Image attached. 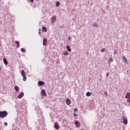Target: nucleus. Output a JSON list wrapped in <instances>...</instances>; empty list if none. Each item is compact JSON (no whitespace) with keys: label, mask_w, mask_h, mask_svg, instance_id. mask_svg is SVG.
I'll return each mask as SVG.
<instances>
[{"label":"nucleus","mask_w":130,"mask_h":130,"mask_svg":"<svg viewBox=\"0 0 130 130\" xmlns=\"http://www.w3.org/2000/svg\"><path fill=\"white\" fill-rule=\"evenodd\" d=\"M8 115V112L6 111L0 112V117L1 118H5Z\"/></svg>","instance_id":"f257e3e1"},{"label":"nucleus","mask_w":130,"mask_h":130,"mask_svg":"<svg viewBox=\"0 0 130 130\" xmlns=\"http://www.w3.org/2000/svg\"><path fill=\"white\" fill-rule=\"evenodd\" d=\"M21 75L23 77V81H26L27 80V77L26 76V74L25 73V71H24V70H22Z\"/></svg>","instance_id":"f03ea898"},{"label":"nucleus","mask_w":130,"mask_h":130,"mask_svg":"<svg viewBox=\"0 0 130 130\" xmlns=\"http://www.w3.org/2000/svg\"><path fill=\"white\" fill-rule=\"evenodd\" d=\"M123 122L124 124L125 125L127 124V119H126V117H123Z\"/></svg>","instance_id":"7ed1b4c3"},{"label":"nucleus","mask_w":130,"mask_h":130,"mask_svg":"<svg viewBox=\"0 0 130 130\" xmlns=\"http://www.w3.org/2000/svg\"><path fill=\"white\" fill-rule=\"evenodd\" d=\"M23 96H24V92H21L18 95L17 98H19V99H21L23 98Z\"/></svg>","instance_id":"20e7f679"},{"label":"nucleus","mask_w":130,"mask_h":130,"mask_svg":"<svg viewBox=\"0 0 130 130\" xmlns=\"http://www.w3.org/2000/svg\"><path fill=\"white\" fill-rule=\"evenodd\" d=\"M72 103V101L69 99H66V104L67 105H70Z\"/></svg>","instance_id":"39448f33"},{"label":"nucleus","mask_w":130,"mask_h":130,"mask_svg":"<svg viewBox=\"0 0 130 130\" xmlns=\"http://www.w3.org/2000/svg\"><path fill=\"white\" fill-rule=\"evenodd\" d=\"M56 21V17L53 16L51 18V22L52 23H55V21Z\"/></svg>","instance_id":"423d86ee"},{"label":"nucleus","mask_w":130,"mask_h":130,"mask_svg":"<svg viewBox=\"0 0 130 130\" xmlns=\"http://www.w3.org/2000/svg\"><path fill=\"white\" fill-rule=\"evenodd\" d=\"M41 94L42 96H44V97H45V96H46L47 95L46 92H45V90H44V89H42L41 90Z\"/></svg>","instance_id":"0eeeda50"},{"label":"nucleus","mask_w":130,"mask_h":130,"mask_svg":"<svg viewBox=\"0 0 130 130\" xmlns=\"http://www.w3.org/2000/svg\"><path fill=\"white\" fill-rule=\"evenodd\" d=\"M125 98L126 99H129L130 100V92H127L126 94V95L125 96Z\"/></svg>","instance_id":"6e6552de"},{"label":"nucleus","mask_w":130,"mask_h":130,"mask_svg":"<svg viewBox=\"0 0 130 130\" xmlns=\"http://www.w3.org/2000/svg\"><path fill=\"white\" fill-rule=\"evenodd\" d=\"M47 44V40L46 39H44L43 40V44L44 46H46V44Z\"/></svg>","instance_id":"1a4fd4ad"},{"label":"nucleus","mask_w":130,"mask_h":130,"mask_svg":"<svg viewBox=\"0 0 130 130\" xmlns=\"http://www.w3.org/2000/svg\"><path fill=\"white\" fill-rule=\"evenodd\" d=\"M122 59H123V61H124V62H125V63H127V60L126 59V57H125V56H122Z\"/></svg>","instance_id":"9d476101"},{"label":"nucleus","mask_w":130,"mask_h":130,"mask_svg":"<svg viewBox=\"0 0 130 130\" xmlns=\"http://www.w3.org/2000/svg\"><path fill=\"white\" fill-rule=\"evenodd\" d=\"M45 83H44V82L43 81H39L38 82V84L39 85V86H44V85H45Z\"/></svg>","instance_id":"9b49d317"},{"label":"nucleus","mask_w":130,"mask_h":130,"mask_svg":"<svg viewBox=\"0 0 130 130\" xmlns=\"http://www.w3.org/2000/svg\"><path fill=\"white\" fill-rule=\"evenodd\" d=\"M54 127L56 129H58V128H59V126H58L57 122L55 123Z\"/></svg>","instance_id":"f8f14e48"},{"label":"nucleus","mask_w":130,"mask_h":130,"mask_svg":"<svg viewBox=\"0 0 130 130\" xmlns=\"http://www.w3.org/2000/svg\"><path fill=\"white\" fill-rule=\"evenodd\" d=\"M3 61L6 66L8 65V60H7L6 58H4Z\"/></svg>","instance_id":"ddd939ff"},{"label":"nucleus","mask_w":130,"mask_h":130,"mask_svg":"<svg viewBox=\"0 0 130 130\" xmlns=\"http://www.w3.org/2000/svg\"><path fill=\"white\" fill-rule=\"evenodd\" d=\"M15 43L17 45V48H19V47H20V42H19L18 41H16Z\"/></svg>","instance_id":"4468645a"},{"label":"nucleus","mask_w":130,"mask_h":130,"mask_svg":"<svg viewBox=\"0 0 130 130\" xmlns=\"http://www.w3.org/2000/svg\"><path fill=\"white\" fill-rule=\"evenodd\" d=\"M42 31L43 32H47V28H46V27H43Z\"/></svg>","instance_id":"2eb2a0df"},{"label":"nucleus","mask_w":130,"mask_h":130,"mask_svg":"<svg viewBox=\"0 0 130 130\" xmlns=\"http://www.w3.org/2000/svg\"><path fill=\"white\" fill-rule=\"evenodd\" d=\"M67 48L68 51L69 52H71V51H72V49H71V47H70V46H67Z\"/></svg>","instance_id":"dca6fc26"},{"label":"nucleus","mask_w":130,"mask_h":130,"mask_svg":"<svg viewBox=\"0 0 130 130\" xmlns=\"http://www.w3.org/2000/svg\"><path fill=\"white\" fill-rule=\"evenodd\" d=\"M75 124H76V126H80V122L76 121Z\"/></svg>","instance_id":"f3484780"},{"label":"nucleus","mask_w":130,"mask_h":130,"mask_svg":"<svg viewBox=\"0 0 130 130\" xmlns=\"http://www.w3.org/2000/svg\"><path fill=\"white\" fill-rule=\"evenodd\" d=\"M14 89L16 92H19V87L15 86Z\"/></svg>","instance_id":"a211bd4d"},{"label":"nucleus","mask_w":130,"mask_h":130,"mask_svg":"<svg viewBox=\"0 0 130 130\" xmlns=\"http://www.w3.org/2000/svg\"><path fill=\"white\" fill-rule=\"evenodd\" d=\"M56 7H58L59 6H60V3L59 2H57L56 4H55Z\"/></svg>","instance_id":"6ab92c4d"},{"label":"nucleus","mask_w":130,"mask_h":130,"mask_svg":"<svg viewBox=\"0 0 130 130\" xmlns=\"http://www.w3.org/2000/svg\"><path fill=\"white\" fill-rule=\"evenodd\" d=\"M86 96H87V97H89V96H91V92H87L86 93Z\"/></svg>","instance_id":"aec40b11"},{"label":"nucleus","mask_w":130,"mask_h":130,"mask_svg":"<svg viewBox=\"0 0 130 130\" xmlns=\"http://www.w3.org/2000/svg\"><path fill=\"white\" fill-rule=\"evenodd\" d=\"M110 61L111 62H112V61H113V59L112 58H111V59H109V63H110Z\"/></svg>","instance_id":"412c9836"},{"label":"nucleus","mask_w":130,"mask_h":130,"mask_svg":"<svg viewBox=\"0 0 130 130\" xmlns=\"http://www.w3.org/2000/svg\"><path fill=\"white\" fill-rule=\"evenodd\" d=\"M21 51H22V52H26V51L25 50V49L24 48H21Z\"/></svg>","instance_id":"4be33fe9"},{"label":"nucleus","mask_w":130,"mask_h":130,"mask_svg":"<svg viewBox=\"0 0 130 130\" xmlns=\"http://www.w3.org/2000/svg\"><path fill=\"white\" fill-rule=\"evenodd\" d=\"M69 54V52H65L64 53H63V55H68Z\"/></svg>","instance_id":"5701e85b"},{"label":"nucleus","mask_w":130,"mask_h":130,"mask_svg":"<svg viewBox=\"0 0 130 130\" xmlns=\"http://www.w3.org/2000/svg\"><path fill=\"white\" fill-rule=\"evenodd\" d=\"M93 26H94V27H98V25L96 23H94L93 24Z\"/></svg>","instance_id":"b1692460"},{"label":"nucleus","mask_w":130,"mask_h":130,"mask_svg":"<svg viewBox=\"0 0 130 130\" xmlns=\"http://www.w3.org/2000/svg\"><path fill=\"white\" fill-rule=\"evenodd\" d=\"M104 51H105V48H103L101 50V52H104Z\"/></svg>","instance_id":"393cba45"},{"label":"nucleus","mask_w":130,"mask_h":130,"mask_svg":"<svg viewBox=\"0 0 130 130\" xmlns=\"http://www.w3.org/2000/svg\"><path fill=\"white\" fill-rule=\"evenodd\" d=\"M74 111L75 112L78 111V108H75V109H74Z\"/></svg>","instance_id":"a878e982"},{"label":"nucleus","mask_w":130,"mask_h":130,"mask_svg":"<svg viewBox=\"0 0 130 130\" xmlns=\"http://www.w3.org/2000/svg\"><path fill=\"white\" fill-rule=\"evenodd\" d=\"M116 53H117V51H116V50H114V54H116Z\"/></svg>","instance_id":"bb28decb"},{"label":"nucleus","mask_w":130,"mask_h":130,"mask_svg":"<svg viewBox=\"0 0 130 130\" xmlns=\"http://www.w3.org/2000/svg\"><path fill=\"white\" fill-rule=\"evenodd\" d=\"M109 76V73H107L106 74V77H108V76Z\"/></svg>","instance_id":"cd10ccee"},{"label":"nucleus","mask_w":130,"mask_h":130,"mask_svg":"<svg viewBox=\"0 0 130 130\" xmlns=\"http://www.w3.org/2000/svg\"><path fill=\"white\" fill-rule=\"evenodd\" d=\"M4 125H5L6 126H7V125H8V123L5 122V123H4Z\"/></svg>","instance_id":"c85d7f7f"},{"label":"nucleus","mask_w":130,"mask_h":130,"mask_svg":"<svg viewBox=\"0 0 130 130\" xmlns=\"http://www.w3.org/2000/svg\"><path fill=\"white\" fill-rule=\"evenodd\" d=\"M127 102L130 104V100H127Z\"/></svg>","instance_id":"c756f323"},{"label":"nucleus","mask_w":130,"mask_h":130,"mask_svg":"<svg viewBox=\"0 0 130 130\" xmlns=\"http://www.w3.org/2000/svg\"><path fill=\"white\" fill-rule=\"evenodd\" d=\"M30 3H33V2H34V0H29Z\"/></svg>","instance_id":"7c9ffc66"},{"label":"nucleus","mask_w":130,"mask_h":130,"mask_svg":"<svg viewBox=\"0 0 130 130\" xmlns=\"http://www.w3.org/2000/svg\"><path fill=\"white\" fill-rule=\"evenodd\" d=\"M74 116H78V115H77V114H76L74 113Z\"/></svg>","instance_id":"2f4dec72"},{"label":"nucleus","mask_w":130,"mask_h":130,"mask_svg":"<svg viewBox=\"0 0 130 130\" xmlns=\"http://www.w3.org/2000/svg\"><path fill=\"white\" fill-rule=\"evenodd\" d=\"M39 34H40V35L41 34V31H40L39 32Z\"/></svg>","instance_id":"473e14b6"},{"label":"nucleus","mask_w":130,"mask_h":130,"mask_svg":"<svg viewBox=\"0 0 130 130\" xmlns=\"http://www.w3.org/2000/svg\"><path fill=\"white\" fill-rule=\"evenodd\" d=\"M69 40H71V37H69Z\"/></svg>","instance_id":"72a5a7b5"},{"label":"nucleus","mask_w":130,"mask_h":130,"mask_svg":"<svg viewBox=\"0 0 130 130\" xmlns=\"http://www.w3.org/2000/svg\"><path fill=\"white\" fill-rule=\"evenodd\" d=\"M2 71V68H0V72Z\"/></svg>","instance_id":"f704fd0d"}]
</instances>
